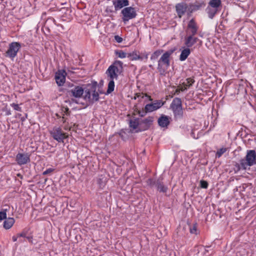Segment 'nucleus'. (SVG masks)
<instances>
[{
  "instance_id": "obj_1",
  "label": "nucleus",
  "mask_w": 256,
  "mask_h": 256,
  "mask_svg": "<svg viewBox=\"0 0 256 256\" xmlns=\"http://www.w3.org/2000/svg\"><path fill=\"white\" fill-rule=\"evenodd\" d=\"M123 63L120 60H116L110 65L106 71V74L110 78V82L106 90V94H110L114 90V79H118V76L123 72Z\"/></svg>"
},
{
  "instance_id": "obj_2",
  "label": "nucleus",
  "mask_w": 256,
  "mask_h": 256,
  "mask_svg": "<svg viewBox=\"0 0 256 256\" xmlns=\"http://www.w3.org/2000/svg\"><path fill=\"white\" fill-rule=\"evenodd\" d=\"M256 164V152L254 150H248L244 158L240 161L238 164V170H246L248 168Z\"/></svg>"
},
{
  "instance_id": "obj_3",
  "label": "nucleus",
  "mask_w": 256,
  "mask_h": 256,
  "mask_svg": "<svg viewBox=\"0 0 256 256\" xmlns=\"http://www.w3.org/2000/svg\"><path fill=\"white\" fill-rule=\"evenodd\" d=\"M97 82H92L91 84L86 85L84 89V98L90 102H97L99 100V94L96 92L97 88Z\"/></svg>"
},
{
  "instance_id": "obj_4",
  "label": "nucleus",
  "mask_w": 256,
  "mask_h": 256,
  "mask_svg": "<svg viewBox=\"0 0 256 256\" xmlns=\"http://www.w3.org/2000/svg\"><path fill=\"white\" fill-rule=\"evenodd\" d=\"M174 52V50H169L166 52L158 60V70L161 74L164 72L170 66V58Z\"/></svg>"
},
{
  "instance_id": "obj_5",
  "label": "nucleus",
  "mask_w": 256,
  "mask_h": 256,
  "mask_svg": "<svg viewBox=\"0 0 256 256\" xmlns=\"http://www.w3.org/2000/svg\"><path fill=\"white\" fill-rule=\"evenodd\" d=\"M52 138L58 142H64V140L68 138V135L64 132L60 126H54L49 130Z\"/></svg>"
},
{
  "instance_id": "obj_6",
  "label": "nucleus",
  "mask_w": 256,
  "mask_h": 256,
  "mask_svg": "<svg viewBox=\"0 0 256 256\" xmlns=\"http://www.w3.org/2000/svg\"><path fill=\"white\" fill-rule=\"evenodd\" d=\"M172 108L175 118L180 119L182 118L183 116V111L182 105V100L180 98H176L170 104Z\"/></svg>"
},
{
  "instance_id": "obj_7",
  "label": "nucleus",
  "mask_w": 256,
  "mask_h": 256,
  "mask_svg": "<svg viewBox=\"0 0 256 256\" xmlns=\"http://www.w3.org/2000/svg\"><path fill=\"white\" fill-rule=\"evenodd\" d=\"M121 14H122V21L124 23L135 18L137 15L135 8L132 6L124 8L121 11Z\"/></svg>"
},
{
  "instance_id": "obj_8",
  "label": "nucleus",
  "mask_w": 256,
  "mask_h": 256,
  "mask_svg": "<svg viewBox=\"0 0 256 256\" xmlns=\"http://www.w3.org/2000/svg\"><path fill=\"white\" fill-rule=\"evenodd\" d=\"M21 48V44L18 42H12L9 44L8 48L6 52V56L12 60L16 56L18 52Z\"/></svg>"
},
{
  "instance_id": "obj_9",
  "label": "nucleus",
  "mask_w": 256,
  "mask_h": 256,
  "mask_svg": "<svg viewBox=\"0 0 256 256\" xmlns=\"http://www.w3.org/2000/svg\"><path fill=\"white\" fill-rule=\"evenodd\" d=\"M154 122V118L152 116H148L144 119H140V130L135 131L136 132H138L148 130Z\"/></svg>"
},
{
  "instance_id": "obj_10",
  "label": "nucleus",
  "mask_w": 256,
  "mask_h": 256,
  "mask_svg": "<svg viewBox=\"0 0 256 256\" xmlns=\"http://www.w3.org/2000/svg\"><path fill=\"white\" fill-rule=\"evenodd\" d=\"M16 160L19 165H23L30 162V154L28 153H18L16 154Z\"/></svg>"
},
{
  "instance_id": "obj_11",
  "label": "nucleus",
  "mask_w": 256,
  "mask_h": 256,
  "mask_svg": "<svg viewBox=\"0 0 256 256\" xmlns=\"http://www.w3.org/2000/svg\"><path fill=\"white\" fill-rule=\"evenodd\" d=\"M198 27L194 18L190 20L188 24L186 33L188 34L195 35L196 34Z\"/></svg>"
},
{
  "instance_id": "obj_12",
  "label": "nucleus",
  "mask_w": 256,
  "mask_h": 256,
  "mask_svg": "<svg viewBox=\"0 0 256 256\" xmlns=\"http://www.w3.org/2000/svg\"><path fill=\"white\" fill-rule=\"evenodd\" d=\"M164 102L161 100H156L151 104H146L145 106V110L146 112H150L161 108Z\"/></svg>"
},
{
  "instance_id": "obj_13",
  "label": "nucleus",
  "mask_w": 256,
  "mask_h": 256,
  "mask_svg": "<svg viewBox=\"0 0 256 256\" xmlns=\"http://www.w3.org/2000/svg\"><path fill=\"white\" fill-rule=\"evenodd\" d=\"M176 10L178 18H181L188 10V6L186 2H180L176 4Z\"/></svg>"
},
{
  "instance_id": "obj_14",
  "label": "nucleus",
  "mask_w": 256,
  "mask_h": 256,
  "mask_svg": "<svg viewBox=\"0 0 256 256\" xmlns=\"http://www.w3.org/2000/svg\"><path fill=\"white\" fill-rule=\"evenodd\" d=\"M112 4L114 6L115 10L118 11L128 6L129 1L128 0H112Z\"/></svg>"
},
{
  "instance_id": "obj_15",
  "label": "nucleus",
  "mask_w": 256,
  "mask_h": 256,
  "mask_svg": "<svg viewBox=\"0 0 256 256\" xmlns=\"http://www.w3.org/2000/svg\"><path fill=\"white\" fill-rule=\"evenodd\" d=\"M205 6L206 4L204 2L190 4L188 6V14H190L204 7Z\"/></svg>"
},
{
  "instance_id": "obj_16",
  "label": "nucleus",
  "mask_w": 256,
  "mask_h": 256,
  "mask_svg": "<svg viewBox=\"0 0 256 256\" xmlns=\"http://www.w3.org/2000/svg\"><path fill=\"white\" fill-rule=\"evenodd\" d=\"M66 73L64 70H63L62 72L59 70L56 73L55 79L56 84L59 86L63 85L64 83L66 80Z\"/></svg>"
},
{
  "instance_id": "obj_17",
  "label": "nucleus",
  "mask_w": 256,
  "mask_h": 256,
  "mask_svg": "<svg viewBox=\"0 0 256 256\" xmlns=\"http://www.w3.org/2000/svg\"><path fill=\"white\" fill-rule=\"evenodd\" d=\"M194 35L188 34L185 38L184 44L188 48L192 47L198 40V38L194 36Z\"/></svg>"
},
{
  "instance_id": "obj_18",
  "label": "nucleus",
  "mask_w": 256,
  "mask_h": 256,
  "mask_svg": "<svg viewBox=\"0 0 256 256\" xmlns=\"http://www.w3.org/2000/svg\"><path fill=\"white\" fill-rule=\"evenodd\" d=\"M170 118L168 116L162 115L158 120V125L162 128H166L170 123Z\"/></svg>"
},
{
  "instance_id": "obj_19",
  "label": "nucleus",
  "mask_w": 256,
  "mask_h": 256,
  "mask_svg": "<svg viewBox=\"0 0 256 256\" xmlns=\"http://www.w3.org/2000/svg\"><path fill=\"white\" fill-rule=\"evenodd\" d=\"M129 126L135 131L140 130V119L136 118H132L129 120Z\"/></svg>"
},
{
  "instance_id": "obj_20",
  "label": "nucleus",
  "mask_w": 256,
  "mask_h": 256,
  "mask_svg": "<svg viewBox=\"0 0 256 256\" xmlns=\"http://www.w3.org/2000/svg\"><path fill=\"white\" fill-rule=\"evenodd\" d=\"M70 92L73 96L75 98H80L84 92V89L80 86H76Z\"/></svg>"
},
{
  "instance_id": "obj_21",
  "label": "nucleus",
  "mask_w": 256,
  "mask_h": 256,
  "mask_svg": "<svg viewBox=\"0 0 256 256\" xmlns=\"http://www.w3.org/2000/svg\"><path fill=\"white\" fill-rule=\"evenodd\" d=\"M155 186L157 190L160 192L166 193L168 190L167 186H165L163 182L160 180H157Z\"/></svg>"
},
{
  "instance_id": "obj_22",
  "label": "nucleus",
  "mask_w": 256,
  "mask_h": 256,
  "mask_svg": "<svg viewBox=\"0 0 256 256\" xmlns=\"http://www.w3.org/2000/svg\"><path fill=\"white\" fill-rule=\"evenodd\" d=\"M207 14H208V18L210 19H212L216 14L218 12V9L213 8L209 5L206 10Z\"/></svg>"
},
{
  "instance_id": "obj_23",
  "label": "nucleus",
  "mask_w": 256,
  "mask_h": 256,
  "mask_svg": "<svg viewBox=\"0 0 256 256\" xmlns=\"http://www.w3.org/2000/svg\"><path fill=\"white\" fill-rule=\"evenodd\" d=\"M15 222L14 219L12 218H5L4 222V228L8 230L10 229L13 226Z\"/></svg>"
},
{
  "instance_id": "obj_24",
  "label": "nucleus",
  "mask_w": 256,
  "mask_h": 256,
  "mask_svg": "<svg viewBox=\"0 0 256 256\" xmlns=\"http://www.w3.org/2000/svg\"><path fill=\"white\" fill-rule=\"evenodd\" d=\"M190 51L188 48L187 47V48H184L181 52L180 56V60L181 61H184L186 60V58L188 57V56L190 55Z\"/></svg>"
},
{
  "instance_id": "obj_25",
  "label": "nucleus",
  "mask_w": 256,
  "mask_h": 256,
  "mask_svg": "<svg viewBox=\"0 0 256 256\" xmlns=\"http://www.w3.org/2000/svg\"><path fill=\"white\" fill-rule=\"evenodd\" d=\"M208 5L213 8L218 9V7L221 6L220 0H210L208 3Z\"/></svg>"
},
{
  "instance_id": "obj_26",
  "label": "nucleus",
  "mask_w": 256,
  "mask_h": 256,
  "mask_svg": "<svg viewBox=\"0 0 256 256\" xmlns=\"http://www.w3.org/2000/svg\"><path fill=\"white\" fill-rule=\"evenodd\" d=\"M163 52H164L163 50H156L154 52H153V54H152V56H150V60H156Z\"/></svg>"
},
{
  "instance_id": "obj_27",
  "label": "nucleus",
  "mask_w": 256,
  "mask_h": 256,
  "mask_svg": "<svg viewBox=\"0 0 256 256\" xmlns=\"http://www.w3.org/2000/svg\"><path fill=\"white\" fill-rule=\"evenodd\" d=\"M128 58L130 60H138L140 58V55L138 54L136 52L128 53Z\"/></svg>"
},
{
  "instance_id": "obj_28",
  "label": "nucleus",
  "mask_w": 256,
  "mask_h": 256,
  "mask_svg": "<svg viewBox=\"0 0 256 256\" xmlns=\"http://www.w3.org/2000/svg\"><path fill=\"white\" fill-rule=\"evenodd\" d=\"M115 54L118 56L120 58H123L126 57L128 58V53L124 52L122 50H117L115 51Z\"/></svg>"
},
{
  "instance_id": "obj_29",
  "label": "nucleus",
  "mask_w": 256,
  "mask_h": 256,
  "mask_svg": "<svg viewBox=\"0 0 256 256\" xmlns=\"http://www.w3.org/2000/svg\"><path fill=\"white\" fill-rule=\"evenodd\" d=\"M227 150L226 148H222L218 150L216 153V157L220 158Z\"/></svg>"
},
{
  "instance_id": "obj_30",
  "label": "nucleus",
  "mask_w": 256,
  "mask_h": 256,
  "mask_svg": "<svg viewBox=\"0 0 256 256\" xmlns=\"http://www.w3.org/2000/svg\"><path fill=\"white\" fill-rule=\"evenodd\" d=\"M186 80V83L184 82V86H188V87L191 86L194 82V80L191 78H187Z\"/></svg>"
},
{
  "instance_id": "obj_31",
  "label": "nucleus",
  "mask_w": 256,
  "mask_h": 256,
  "mask_svg": "<svg viewBox=\"0 0 256 256\" xmlns=\"http://www.w3.org/2000/svg\"><path fill=\"white\" fill-rule=\"evenodd\" d=\"M156 182L157 180H154L152 178H149L146 181L147 184L152 187L156 186Z\"/></svg>"
},
{
  "instance_id": "obj_32",
  "label": "nucleus",
  "mask_w": 256,
  "mask_h": 256,
  "mask_svg": "<svg viewBox=\"0 0 256 256\" xmlns=\"http://www.w3.org/2000/svg\"><path fill=\"white\" fill-rule=\"evenodd\" d=\"M148 54L147 52H144L142 54L141 56H140V58H138V60H146L148 58Z\"/></svg>"
},
{
  "instance_id": "obj_33",
  "label": "nucleus",
  "mask_w": 256,
  "mask_h": 256,
  "mask_svg": "<svg viewBox=\"0 0 256 256\" xmlns=\"http://www.w3.org/2000/svg\"><path fill=\"white\" fill-rule=\"evenodd\" d=\"M6 218V209L0 212V220H4Z\"/></svg>"
},
{
  "instance_id": "obj_34",
  "label": "nucleus",
  "mask_w": 256,
  "mask_h": 256,
  "mask_svg": "<svg viewBox=\"0 0 256 256\" xmlns=\"http://www.w3.org/2000/svg\"><path fill=\"white\" fill-rule=\"evenodd\" d=\"M10 106L16 110L18 112H22V108L19 106L18 104L12 103L10 104Z\"/></svg>"
},
{
  "instance_id": "obj_35",
  "label": "nucleus",
  "mask_w": 256,
  "mask_h": 256,
  "mask_svg": "<svg viewBox=\"0 0 256 256\" xmlns=\"http://www.w3.org/2000/svg\"><path fill=\"white\" fill-rule=\"evenodd\" d=\"M208 183L206 181L201 180L200 181V186L202 188H207L208 187Z\"/></svg>"
},
{
  "instance_id": "obj_36",
  "label": "nucleus",
  "mask_w": 256,
  "mask_h": 256,
  "mask_svg": "<svg viewBox=\"0 0 256 256\" xmlns=\"http://www.w3.org/2000/svg\"><path fill=\"white\" fill-rule=\"evenodd\" d=\"M136 112L140 117L144 116L146 115V114L148 112H146L145 110L142 111H141L140 110H137Z\"/></svg>"
},
{
  "instance_id": "obj_37",
  "label": "nucleus",
  "mask_w": 256,
  "mask_h": 256,
  "mask_svg": "<svg viewBox=\"0 0 256 256\" xmlns=\"http://www.w3.org/2000/svg\"><path fill=\"white\" fill-rule=\"evenodd\" d=\"M54 169L52 168H49L46 170L45 171L43 172L44 175H46L48 174L51 172H52L54 171Z\"/></svg>"
},
{
  "instance_id": "obj_38",
  "label": "nucleus",
  "mask_w": 256,
  "mask_h": 256,
  "mask_svg": "<svg viewBox=\"0 0 256 256\" xmlns=\"http://www.w3.org/2000/svg\"><path fill=\"white\" fill-rule=\"evenodd\" d=\"M196 224H194L192 227L190 228V232L191 234H196Z\"/></svg>"
},
{
  "instance_id": "obj_39",
  "label": "nucleus",
  "mask_w": 256,
  "mask_h": 256,
  "mask_svg": "<svg viewBox=\"0 0 256 256\" xmlns=\"http://www.w3.org/2000/svg\"><path fill=\"white\" fill-rule=\"evenodd\" d=\"M18 236L19 238H26V232H22L21 233L18 234Z\"/></svg>"
},
{
  "instance_id": "obj_40",
  "label": "nucleus",
  "mask_w": 256,
  "mask_h": 256,
  "mask_svg": "<svg viewBox=\"0 0 256 256\" xmlns=\"http://www.w3.org/2000/svg\"><path fill=\"white\" fill-rule=\"evenodd\" d=\"M114 40L118 43H120L122 41V38L121 37H120L119 36H118V35H116V36H114Z\"/></svg>"
},
{
  "instance_id": "obj_41",
  "label": "nucleus",
  "mask_w": 256,
  "mask_h": 256,
  "mask_svg": "<svg viewBox=\"0 0 256 256\" xmlns=\"http://www.w3.org/2000/svg\"><path fill=\"white\" fill-rule=\"evenodd\" d=\"M55 22H56V20L54 18H49L46 20V24H47L48 22H53V23L55 24Z\"/></svg>"
},
{
  "instance_id": "obj_42",
  "label": "nucleus",
  "mask_w": 256,
  "mask_h": 256,
  "mask_svg": "<svg viewBox=\"0 0 256 256\" xmlns=\"http://www.w3.org/2000/svg\"><path fill=\"white\" fill-rule=\"evenodd\" d=\"M19 237L18 236V234L16 236H14L12 237V240L14 242H16L18 240Z\"/></svg>"
},
{
  "instance_id": "obj_43",
  "label": "nucleus",
  "mask_w": 256,
  "mask_h": 256,
  "mask_svg": "<svg viewBox=\"0 0 256 256\" xmlns=\"http://www.w3.org/2000/svg\"><path fill=\"white\" fill-rule=\"evenodd\" d=\"M26 238L30 242H31V243L32 242V236H26Z\"/></svg>"
},
{
  "instance_id": "obj_44",
  "label": "nucleus",
  "mask_w": 256,
  "mask_h": 256,
  "mask_svg": "<svg viewBox=\"0 0 256 256\" xmlns=\"http://www.w3.org/2000/svg\"><path fill=\"white\" fill-rule=\"evenodd\" d=\"M25 241V239H22V238H18V242L19 243H22V242H24Z\"/></svg>"
},
{
  "instance_id": "obj_45",
  "label": "nucleus",
  "mask_w": 256,
  "mask_h": 256,
  "mask_svg": "<svg viewBox=\"0 0 256 256\" xmlns=\"http://www.w3.org/2000/svg\"><path fill=\"white\" fill-rule=\"evenodd\" d=\"M186 86H184V88H182H182L180 89V90H176V92H180V90H181V91H184V90H186Z\"/></svg>"
},
{
  "instance_id": "obj_46",
  "label": "nucleus",
  "mask_w": 256,
  "mask_h": 256,
  "mask_svg": "<svg viewBox=\"0 0 256 256\" xmlns=\"http://www.w3.org/2000/svg\"><path fill=\"white\" fill-rule=\"evenodd\" d=\"M120 135L121 136V138L123 139V136H122V134L121 133H120Z\"/></svg>"
},
{
  "instance_id": "obj_47",
  "label": "nucleus",
  "mask_w": 256,
  "mask_h": 256,
  "mask_svg": "<svg viewBox=\"0 0 256 256\" xmlns=\"http://www.w3.org/2000/svg\"><path fill=\"white\" fill-rule=\"evenodd\" d=\"M150 66V68H152V65H150V66Z\"/></svg>"
}]
</instances>
